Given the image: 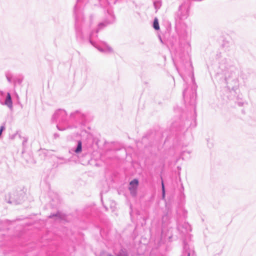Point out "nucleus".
Instances as JSON below:
<instances>
[{"mask_svg": "<svg viewBox=\"0 0 256 256\" xmlns=\"http://www.w3.org/2000/svg\"><path fill=\"white\" fill-rule=\"evenodd\" d=\"M138 185V181L137 179H134L130 182L129 190L131 193L135 194Z\"/></svg>", "mask_w": 256, "mask_h": 256, "instance_id": "obj_1", "label": "nucleus"}, {"mask_svg": "<svg viewBox=\"0 0 256 256\" xmlns=\"http://www.w3.org/2000/svg\"><path fill=\"white\" fill-rule=\"evenodd\" d=\"M5 104L10 108L12 107V103L11 99L10 94V93L7 94L6 98L5 100Z\"/></svg>", "mask_w": 256, "mask_h": 256, "instance_id": "obj_2", "label": "nucleus"}, {"mask_svg": "<svg viewBox=\"0 0 256 256\" xmlns=\"http://www.w3.org/2000/svg\"><path fill=\"white\" fill-rule=\"evenodd\" d=\"M153 26H154V28L156 30H160L159 24H158V20L157 18H155L154 20Z\"/></svg>", "mask_w": 256, "mask_h": 256, "instance_id": "obj_3", "label": "nucleus"}, {"mask_svg": "<svg viewBox=\"0 0 256 256\" xmlns=\"http://www.w3.org/2000/svg\"><path fill=\"white\" fill-rule=\"evenodd\" d=\"M82 151V142H81L79 141L78 142V145L77 146L76 149V150L75 152L76 153H78Z\"/></svg>", "mask_w": 256, "mask_h": 256, "instance_id": "obj_4", "label": "nucleus"}, {"mask_svg": "<svg viewBox=\"0 0 256 256\" xmlns=\"http://www.w3.org/2000/svg\"><path fill=\"white\" fill-rule=\"evenodd\" d=\"M4 126H2L0 127V136H1L2 133V130H4Z\"/></svg>", "mask_w": 256, "mask_h": 256, "instance_id": "obj_5", "label": "nucleus"}, {"mask_svg": "<svg viewBox=\"0 0 256 256\" xmlns=\"http://www.w3.org/2000/svg\"><path fill=\"white\" fill-rule=\"evenodd\" d=\"M162 192H163V196H164V185L163 182H162Z\"/></svg>", "mask_w": 256, "mask_h": 256, "instance_id": "obj_6", "label": "nucleus"}, {"mask_svg": "<svg viewBox=\"0 0 256 256\" xmlns=\"http://www.w3.org/2000/svg\"><path fill=\"white\" fill-rule=\"evenodd\" d=\"M56 216H60V214H59V213H58V214L56 215Z\"/></svg>", "mask_w": 256, "mask_h": 256, "instance_id": "obj_7", "label": "nucleus"}]
</instances>
